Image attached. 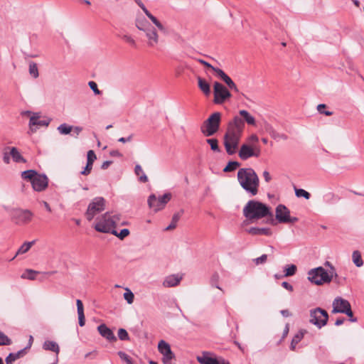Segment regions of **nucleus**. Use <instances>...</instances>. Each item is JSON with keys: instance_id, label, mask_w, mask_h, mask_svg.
Here are the masks:
<instances>
[{"instance_id": "47", "label": "nucleus", "mask_w": 364, "mask_h": 364, "mask_svg": "<svg viewBox=\"0 0 364 364\" xmlns=\"http://www.w3.org/2000/svg\"><path fill=\"white\" fill-rule=\"evenodd\" d=\"M219 274L218 273H214L210 279V284L213 287H216L218 289L222 290L218 284V282L219 281Z\"/></svg>"}, {"instance_id": "41", "label": "nucleus", "mask_w": 364, "mask_h": 364, "mask_svg": "<svg viewBox=\"0 0 364 364\" xmlns=\"http://www.w3.org/2000/svg\"><path fill=\"white\" fill-rule=\"evenodd\" d=\"M296 266L295 264L288 265L285 267L284 272L286 277L293 276L296 274Z\"/></svg>"}, {"instance_id": "31", "label": "nucleus", "mask_w": 364, "mask_h": 364, "mask_svg": "<svg viewBox=\"0 0 364 364\" xmlns=\"http://www.w3.org/2000/svg\"><path fill=\"white\" fill-rule=\"evenodd\" d=\"M135 174L139 176V181L142 183H146L148 181V178L146 175L144 173L142 168L140 165L137 164L134 168Z\"/></svg>"}, {"instance_id": "1", "label": "nucleus", "mask_w": 364, "mask_h": 364, "mask_svg": "<svg viewBox=\"0 0 364 364\" xmlns=\"http://www.w3.org/2000/svg\"><path fill=\"white\" fill-rule=\"evenodd\" d=\"M245 129L242 118L236 115L228 124L227 131L224 135V146L229 155L236 152Z\"/></svg>"}, {"instance_id": "4", "label": "nucleus", "mask_w": 364, "mask_h": 364, "mask_svg": "<svg viewBox=\"0 0 364 364\" xmlns=\"http://www.w3.org/2000/svg\"><path fill=\"white\" fill-rule=\"evenodd\" d=\"M119 214H113L112 212H106L97 218L95 224V229L100 232L111 233L115 228L117 223L120 220Z\"/></svg>"}, {"instance_id": "60", "label": "nucleus", "mask_w": 364, "mask_h": 364, "mask_svg": "<svg viewBox=\"0 0 364 364\" xmlns=\"http://www.w3.org/2000/svg\"><path fill=\"white\" fill-rule=\"evenodd\" d=\"M26 350H27V348H24L23 349H21V350H18V352L15 353L14 355H15L16 360L23 357L26 354Z\"/></svg>"}, {"instance_id": "56", "label": "nucleus", "mask_w": 364, "mask_h": 364, "mask_svg": "<svg viewBox=\"0 0 364 364\" xmlns=\"http://www.w3.org/2000/svg\"><path fill=\"white\" fill-rule=\"evenodd\" d=\"M265 131L272 137L274 133L277 132L273 127L269 124H266L264 126Z\"/></svg>"}, {"instance_id": "59", "label": "nucleus", "mask_w": 364, "mask_h": 364, "mask_svg": "<svg viewBox=\"0 0 364 364\" xmlns=\"http://www.w3.org/2000/svg\"><path fill=\"white\" fill-rule=\"evenodd\" d=\"M8 150H5L4 149V154H3V161L4 162V164H10V152L8 153L7 151Z\"/></svg>"}, {"instance_id": "40", "label": "nucleus", "mask_w": 364, "mask_h": 364, "mask_svg": "<svg viewBox=\"0 0 364 364\" xmlns=\"http://www.w3.org/2000/svg\"><path fill=\"white\" fill-rule=\"evenodd\" d=\"M29 73L31 75H32L34 78H37L39 75L38 73V69L36 63L31 62L29 64Z\"/></svg>"}, {"instance_id": "10", "label": "nucleus", "mask_w": 364, "mask_h": 364, "mask_svg": "<svg viewBox=\"0 0 364 364\" xmlns=\"http://www.w3.org/2000/svg\"><path fill=\"white\" fill-rule=\"evenodd\" d=\"M11 220L17 225H25L30 223L33 213L27 209L15 208L11 213Z\"/></svg>"}, {"instance_id": "12", "label": "nucleus", "mask_w": 364, "mask_h": 364, "mask_svg": "<svg viewBox=\"0 0 364 364\" xmlns=\"http://www.w3.org/2000/svg\"><path fill=\"white\" fill-rule=\"evenodd\" d=\"M158 350L159 353L163 355V362L164 364H168L175 358V355L172 352L170 345L164 340H161L159 342Z\"/></svg>"}, {"instance_id": "43", "label": "nucleus", "mask_w": 364, "mask_h": 364, "mask_svg": "<svg viewBox=\"0 0 364 364\" xmlns=\"http://www.w3.org/2000/svg\"><path fill=\"white\" fill-rule=\"evenodd\" d=\"M118 338L121 341H129L130 337L127 331L124 328H119L118 330Z\"/></svg>"}, {"instance_id": "44", "label": "nucleus", "mask_w": 364, "mask_h": 364, "mask_svg": "<svg viewBox=\"0 0 364 364\" xmlns=\"http://www.w3.org/2000/svg\"><path fill=\"white\" fill-rule=\"evenodd\" d=\"M11 344V340L0 331V346H9Z\"/></svg>"}, {"instance_id": "62", "label": "nucleus", "mask_w": 364, "mask_h": 364, "mask_svg": "<svg viewBox=\"0 0 364 364\" xmlns=\"http://www.w3.org/2000/svg\"><path fill=\"white\" fill-rule=\"evenodd\" d=\"M252 148H253V156L259 157L261 154V150H260L259 147L256 145H253Z\"/></svg>"}, {"instance_id": "18", "label": "nucleus", "mask_w": 364, "mask_h": 364, "mask_svg": "<svg viewBox=\"0 0 364 364\" xmlns=\"http://www.w3.org/2000/svg\"><path fill=\"white\" fill-rule=\"evenodd\" d=\"M97 330L99 331V333L109 342H115L117 341V337L114 336L113 331L110 328H109L105 324H100L97 327Z\"/></svg>"}, {"instance_id": "7", "label": "nucleus", "mask_w": 364, "mask_h": 364, "mask_svg": "<svg viewBox=\"0 0 364 364\" xmlns=\"http://www.w3.org/2000/svg\"><path fill=\"white\" fill-rule=\"evenodd\" d=\"M309 316V322L319 329L325 326L328 321V312L320 307L311 309Z\"/></svg>"}, {"instance_id": "42", "label": "nucleus", "mask_w": 364, "mask_h": 364, "mask_svg": "<svg viewBox=\"0 0 364 364\" xmlns=\"http://www.w3.org/2000/svg\"><path fill=\"white\" fill-rule=\"evenodd\" d=\"M124 298L129 304H131L134 301V295L130 289L127 288L126 292L124 293Z\"/></svg>"}, {"instance_id": "39", "label": "nucleus", "mask_w": 364, "mask_h": 364, "mask_svg": "<svg viewBox=\"0 0 364 364\" xmlns=\"http://www.w3.org/2000/svg\"><path fill=\"white\" fill-rule=\"evenodd\" d=\"M295 195L296 197H303L306 200H309L311 197V194L302 188H295Z\"/></svg>"}, {"instance_id": "37", "label": "nucleus", "mask_w": 364, "mask_h": 364, "mask_svg": "<svg viewBox=\"0 0 364 364\" xmlns=\"http://www.w3.org/2000/svg\"><path fill=\"white\" fill-rule=\"evenodd\" d=\"M206 142L210 146V149L213 151L220 152V148L218 146V140L215 138L206 139Z\"/></svg>"}, {"instance_id": "63", "label": "nucleus", "mask_w": 364, "mask_h": 364, "mask_svg": "<svg viewBox=\"0 0 364 364\" xmlns=\"http://www.w3.org/2000/svg\"><path fill=\"white\" fill-rule=\"evenodd\" d=\"M133 136L134 135L132 134L129 136H128L127 137H120L118 139V141L122 142V143L129 142L132 140Z\"/></svg>"}, {"instance_id": "9", "label": "nucleus", "mask_w": 364, "mask_h": 364, "mask_svg": "<svg viewBox=\"0 0 364 364\" xmlns=\"http://www.w3.org/2000/svg\"><path fill=\"white\" fill-rule=\"evenodd\" d=\"M171 193H166L158 198L155 194H151L148 198L147 203L149 208L156 213L165 208L166 205L171 200Z\"/></svg>"}, {"instance_id": "8", "label": "nucleus", "mask_w": 364, "mask_h": 364, "mask_svg": "<svg viewBox=\"0 0 364 364\" xmlns=\"http://www.w3.org/2000/svg\"><path fill=\"white\" fill-rule=\"evenodd\" d=\"M106 207V200L103 197H96L89 203L85 212V217L87 220L91 221L94 217L102 212Z\"/></svg>"}, {"instance_id": "57", "label": "nucleus", "mask_w": 364, "mask_h": 364, "mask_svg": "<svg viewBox=\"0 0 364 364\" xmlns=\"http://www.w3.org/2000/svg\"><path fill=\"white\" fill-rule=\"evenodd\" d=\"M16 360L14 353H11L8 355V356L6 358L5 361L6 364H13V363Z\"/></svg>"}, {"instance_id": "3", "label": "nucleus", "mask_w": 364, "mask_h": 364, "mask_svg": "<svg viewBox=\"0 0 364 364\" xmlns=\"http://www.w3.org/2000/svg\"><path fill=\"white\" fill-rule=\"evenodd\" d=\"M237 181L241 187L251 196L258 193L259 179L252 168H242L237 171Z\"/></svg>"}, {"instance_id": "54", "label": "nucleus", "mask_w": 364, "mask_h": 364, "mask_svg": "<svg viewBox=\"0 0 364 364\" xmlns=\"http://www.w3.org/2000/svg\"><path fill=\"white\" fill-rule=\"evenodd\" d=\"M272 138L275 140H279V139L287 140L288 139V136L285 134H280V133L276 132L274 133V134L272 136Z\"/></svg>"}, {"instance_id": "20", "label": "nucleus", "mask_w": 364, "mask_h": 364, "mask_svg": "<svg viewBox=\"0 0 364 364\" xmlns=\"http://www.w3.org/2000/svg\"><path fill=\"white\" fill-rule=\"evenodd\" d=\"M43 348L46 350H50L55 353L56 357L55 360L50 364H57L58 362V355L60 353V348L58 344L55 341H46L43 344Z\"/></svg>"}, {"instance_id": "25", "label": "nucleus", "mask_w": 364, "mask_h": 364, "mask_svg": "<svg viewBox=\"0 0 364 364\" xmlns=\"http://www.w3.org/2000/svg\"><path fill=\"white\" fill-rule=\"evenodd\" d=\"M77 311L78 314V322L80 326H85V318L84 314L83 304L80 299L76 300Z\"/></svg>"}, {"instance_id": "53", "label": "nucleus", "mask_w": 364, "mask_h": 364, "mask_svg": "<svg viewBox=\"0 0 364 364\" xmlns=\"http://www.w3.org/2000/svg\"><path fill=\"white\" fill-rule=\"evenodd\" d=\"M92 164H86L85 167L84 168V169L80 172V173L82 175H84V176H87L90 173L92 169Z\"/></svg>"}, {"instance_id": "48", "label": "nucleus", "mask_w": 364, "mask_h": 364, "mask_svg": "<svg viewBox=\"0 0 364 364\" xmlns=\"http://www.w3.org/2000/svg\"><path fill=\"white\" fill-rule=\"evenodd\" d=\"M97 159L96 155L92 150H90L87 154V163L93 165L94 161Z\"/></svg>"}, {"instance_id": "24", "label": "nucleus", "mask_w": 364, "mask_h": 364, "mask_svg": "<svg viewBox=\"0 0 364 364\" xmlns=\"http://www.w3.org/2000/svg\"><path fill=\"white\" fill-rule=\"evenodd\" d=\"M249 234L252 235H267L269 236L272 235V230L269 228H256L252 227L247 230Z\"/></svg>"}, {"instance_id": "14", "label": "nucleus", "mask_w": 364, "mask_h": 364, "mask_svg": "<svg viewBox=\"0 0 364 364\" xmlns=\"http://www.w3.org/2000/svg\"><path fill=\"white\" fill-rule=\"evenodd\" d=\"M290 210L286 205L279 204L275 209V219L280 223H288Z\"/></svg>"}, {"instance_id": "13", "label": "nucleus", "mask_w": 364, "mask_h": 364, "mask_svg": "<svg viewBox=\"0 0 364 364\" xmlns=\"http://www.w3.org/2000/svg\"><path fill=\"white\" fill-rule=\"evenodd\" d=\"M48 184V178L45 174H39L31 181V185L34 191L41 192L44 191Z\"/></svg>"}, {"instance_id": "5", "label": "nucleus", "mask_w": 364, "mask_h": 364, "mask_svg": "<svg viewBox=\"0 0 364 364\" xmlns=\"http://www.w3.org/2000/svg\"><path fill=\"white\" fill-rule=\"evenodd\" d=\"M221 122V113L215 112L203 122L200 126V132L205 136H211L217 133Z\"/></svg>"}, {"instance_id": "30", "label": "nucleus", "mask_w": 364, "mask_h": 364, "mask_svg": "<svg viewBox=\"0 0 364 364\" xmlns=\"http://www.w3.org/2000/svg\"><path fill=\"white\" fill-rule=\"evenodd\" d=\"M304 332L306 331H299L295 336L293 337L291 345H290V349L294 350L296 348V346L301 341V340L304 338Z\"/></svg>"}, {"instance_id": "64", "label": "nucleus", "mask_w": 364, "mask_h": 364, "mask_svg": "<svg viewBox=\"0 0 364 364\" xmlns=\"http://www.w3.org/2000/svg\"><path fill=\"white\" fill-rule=\"evenodd\" d=\"M282 286L284 289H287L289 291H293V286L291 284H290L289 283H288L287 282H283L282 283Z\"/></svg>"}, {"instance_id": "2", "label": "nucleus", "mask_w": 364, "mask_h": 364, "mask_svg": "<svg viewBox=\"0 0 364 364\" xmlns=\"http://www.w3.org/2000/svg\"><path fill=\"white\" fill-rule=\"evenodd\" d=\"M242 213L247 220L251 221L266 218L267 224L272 225L277 224L270 207L258 200H249L243 208Z\"/></svg>"}, {"instance_id": "46", "label": "nucleus", "mask_w": 364, "mask_h": 364, "mask_svg": "<svg viewBox=\"0 0 364 364\" xmlns=\"http://www.w3.org/2000/svg\"><path fill=\"white\" fill-rule=\"evenodd\" d=\"M225 83L228 86L230 89L232 90L236 93H240L237 85L230 77L228 78V80H226V81H225Z\"/></svg>"}, {"instance_id": "51", "label": "nucleus", "mask_w": 364, "mask_h": 364, "mask_svg": "<svg viewBox=\"0 0 364 364\" xmlns=\"http://www.w3.org/2000/svg\"><path fill=\"white\" fill-rule=\"evenodd\" d=\"M122 38L127 43H129L130 45H132L134 47H136V43L134 39L129 35H123Z\"/></svg>"}, {"instance_id": "28", "label": "nucleus", "mask_w": 364, "mask_h": 364, "mask_svg": "<svg viewBox=\"0 0 364 364\" xmlns=\"http://www.w3.org/2000/svg\"><path fill=\"white\" fill-rule=\"evenodd\" d=\"M34 241L24 242L18 250L14 257L11 259H14L18 255L24 254L27 252L32 245L34 244Z\"/></svg>"}, {"instance_id": "27", "label": "nucleus", "mask_w": 364, "mask_h": 364, "mask_svg": "<svg viewBox=\"0 0 364 364\" xmlns=\"http://www.w3.org/2000/svg\"><path fill=\"white\" fill-rule=\"evenodd\" d=\"M183 213V210H181L180 211L173 214L170 225L165 228V230L168 231V230H171L176 228L177 223H178V220H180Z\"/></svg>"}, {"instance_id": "23", "label": "nucleus", "mask_w": 364, "mask_h": 364, "mask_svg": "<svg viewBox=\"0 0 364 364\" xmlns=\"http://www.w3.org/2000/svg\"><path fill=\"white\" fill-rule=\"evenodd\" d=\"M4 149L10 151V155L12 157V159L14 162H16V163H26V160L21 154V153L18 151L17 148L6 146L4 148Z\"/></svg>"}, {"instance_id": "17", "label": "nucleus", "mask_w": 364, "mask_h": 364, "mask_svg": "<svg viewBox=\"0 0 364 364\" xmlns=\"http://www.w3.org/2000/svg\"><path fill=\"white\" fill-rule=\"evenodd\" d=\"M182 279L183 275L181 274H171L165 277L162 284L164 287H174L178 286Z\"/></svg>"}, {"instance_id": "22", "label": "nucleus", "mask_w": 364, "mask_h": 364, "mask_svg": "<svg viewBox=\"0 0 364 364\" xmlns=\"http://www.w3.org/2000/svg\"><path fill=\"white\" fill-rule=\"evenodd\" d=\"M238 155L242 160H247V159L253 156V148L252 146L244 144L241 146L239 151Z\"/></svg>"}, {"instance_id": "34", "label": "nucleus", "mask_w": 364, "mask_h": 364, "mask_svg": "<svg viewBox=\"0 0 364 364\" xmlns=\"http://www.w3.org/2000/svg\"><path fill=\"white\" fill-rule=\"evenodd\" d=\"M324 201L327 204H331L340 200V197L333 193H328L323 197Z\"/></svg>"}, {"instance_id": "36", "label": "nucleus", "mask_w": 364, "mask_h": 364, "mask_svg": "<svg viewBox=\"0 0 364 364\" xmlns=\"http://www.w3.org/2000/svg\"><path fill=\"white\" fill-rule=\"evenodd\" d=\"M240 166V164L237 161H230L228 162L227 166L224 168V172H231L237 169Z\"/></svg>"}, {"instance_id": "61", "label": "nucleus", "mask_w": 364, "mask_h": 364, "mask_svg": "<svg viewBox=\"0 0 364 364\" xmlns=\"http://www.w3.org/2000/svg\"><path fill=\"white\" fill-rule=\"evenodd\" d=\"M258 141H259V138L256 134H252L248 138L249 143L252 144V146L255 145V143H257Z\"/></svg>"}, {"instance_id": "50", "label": "nucleus", "mask_w": 364, "mask_h": 364, "mask_svg": "<svg viewBox=\"0 0 364 364\" xmlns=\"http://www.w3.org/2000/svg\"><path fill=\"white\" fill-rule=\"evenodd\" d=\"M88 85L95 95H100L102 92L98 89L97 85L94 81H90Z\"/></svg>"}, {"instance_id": "52", "label": "nucleus", "mask_w": 364, "mask_h": 364, "mask_svg": "<svg viewBox=\"0 0 364 364\" xmlns=\"http://www.w3.org/2000/svg\"><path fill=\"white\" fill-rule=\"evenodd\" d=\"M267 255H262V256L255 259L254 262H255V263L257 265H258V264H260L265 263L266 261H267Z\"/></svg>"}, {"instance_id": "21", "label": "nucleus", "mask_w": 364, "mask_h": 364, "mask_svg": "<svg viewBox=\"0 0 364 364\" xmlns=\"http://www.w3.org/2000/svg\"><path fill=\"white\" fill-rule=\"evenodd\" d=\"M197 360L200 364H220V358L213 357L208 352H203L201 356L197 358Z\"/></svg>"}, {"instance_id": "26", "label": "nucleus", "mask_w": 364, "mask_h": 364, "mask_svg": "<svg viewBox=\"0 0 364 364\" xmlns=\"http://www.w3.org/2000/svg\"><path fill=\"white\" fill-rule=\"evenodd\" d=\"M239 114L242 119L243 120V122H247V124L249 125H255L256 124V121H255V119L253 116H252L246 110H240L239 112Z\"/></svg>"}, {"instance_id": "29", "label": "nucleus", "mask_w": 364, "mask_h": 364, "mask_svg": "<svg viewBox=\"0 0 364 364\" xmlns=\"http://www.w3.org/2000/svg\"><path fill=\"white\" fill-rule=\"evenodd\" d=\"M198 87L206 95L210 93V87L208 82L200 77H198Z\"/></svg>"}, {"instance_id": "19", "label": "nucleus", "mask_w": 364, "mask_h": 364, "mask_svg": "<svg viewBox=\"0 0 364 364\" xmlns=\"http://www.w3.org/2000/svg\"><path fill=\"white\" fill-rule=\"evenodd\" d=\"M50 119L48 120H41L39 113H34L32 117H31L29 120V127L32 132L36 131L33 129V127H48L50 123Z\"/></svg>"}, {"instance_id": "55", "label": "nucleus", "mask_w": 364, "mask_h": 364, "mask_svg": "<svg viewBox=\"0 0 364 364\" xmlns=\"http://www.w3.org/2000/svg\"><path fill=\"white\" fill-rule=\"evenodd\" d=\"M326 108V105L324 104H320L317 107V109L320 113L324 114L326 116H331L332 114V112L330 111H326L323 112V109Z\"/></svg>"}, {"instance_id": "35", "label": "nucleus", "mask_w": 364, "mask_h": 364, "mask_svg": "<svg viewBox=\"0 0 364 364\" xmlns=\"http://www.w3.org/2000/svg\"><path fill=\"white\" fill-rule=\"evenodd\" d=\"M57 129L61 134H68L72 132L73 126L63 123L59 125Z\"/></svg>"}, {"instance_id": "16", "label": "nucleus", "mask_w": 364, "mask_h": 364, "mask_svg": "<svg viewBox=\"0 0 364 364\" xmlns=\"http://www.w3.org/2000/svg\"><path fill=\"white\" fill-rule=\"evenodd\" d=\"M351 308L348 301L343 299L341 297H338L334 299L333 302V310L332 313H342L344 314L347 309Z\"/></svg>"}, {"instance_id": "38", "label": "nucleus", "mask_w": 364, "mask_h": 364, "mask_svg": "<svg viewBox=\"0 0 364 364\" xmlns=\"http://www.w3.org/2000/svg\"><path fill=\"white\" fill-rule=\"evenodd\" d=\"M111 234L117 236V237H119L120 240H123L124 238H125L127 236H128L129 235V230L127 228H124V229H122L121 230V231L119 232H118L115 228L112 231Z\"/></svg>"}, {"instance_id": "33", "label": "nucleus", "mask_w": 364, "mask_h": 364, "mask_svg": "<svg viewBox=\"0 0 364 364\" xmlns=\"http://www.w3.org/2000/svg\"><path fill=\"white\" fill-rule=\"evenodd\" d=\"M353 262L358 267L363 266V262L361 257V254L358 250H355L352 255Z\"/></svg>"}, {"instance_id": "6", "label": "nucleus", "mask_w": 364, "mask_h": 364, "mask_svg": "<svg viewBox=\"0 0 364 364\" xmlns=\"http://www.w3.org/2000/svg\"><path fill=\"white\" fill-rule=\"evenodd\" d=\"M333 275H329L327 271L322 267L312 269L308 272V279L316 285L329 283L332 280Z\"/></svg>"}, {"instance_id": "11", "label": "nucleus", "mask_w": 364, "mask_h": 364, "mask_svg": "<svg viewBox=\"0 0 364 364\" xmlns=\"http://www.w3.org/2000/svg\"><path fill=\"white\" fill-rule=\"evenodd\" d=\"M213 102L216 105H221L232 96L228 89L223 84L215 82L213 85Z\"/></svg>"}, {"instance_id": "45", "label": "nucleus", "mask_w": 364, "mask_h": 364, "mask_svg": "<svg viewBox=\"0 0 364 364\" xmlns=\"http://www.w3.org/2000/svg\"><path fill=\"white\" fill-rule=\"evenodd\" d=\"M117 354L122 360L126 362L127 364H134L132 358L126 353L119 351Z\"/></svg>"}, {"instance_id": "15", "label": "nucleus", "mask_w": 364, "mask_h": 364, "mask_svg": "<svg viewBox=\"0 0 364 364\" xmlns=\"http://www.w3.org/2000/svg\"><path fill=\"white\" fill-rule=\"evenodd\" d=\"M139 30L143 31L149 41L148 45L151 47H154L159 42V36L156 29L151 25H148L147 28H139Z\"/></svg>"}, {"instance_id": "58", "label": "nucleus", "mask_w": 364, "mask_h": 364, "mask_svg": "<svg viewBox=\"0 0 364 364\" xmlns=\"http://www.w3.org/2000/svg\"><path fill=\"white\" fill-rule=\"evenodd\" d=\"M346 312L344 313L345 314H346L348 317H349V320L351 321V322H355L357 321V318L354 317L353 316V313L351 310V308H350L349 309H347L346 311H345Z\"/></svg>"}, {"instance_id": "49", "label": "nucleus", "mask_w": 364, "mask_h": 364, "mask_svg": "<svg viewBox=\"0 0 364 364\" xmlns=\"http://www.w3.org/2000/svg\"><path fill=\"white\" fill-rule=\"evenodd\" d=\"M37 274V272L31 270V269H27L26 272L23 274H22V278H27L28 279L33 280L35 279L36 275Z\"/></svg>"}, {"instance_id": "32", "label": "nucleus", "mask_w": 364, "mask_h": 364, "mask_svg": "<svg viewBox=\"0 0 364 364\" xmlns=\"http://www.w3.org/2000/svg\"><path fill=\"white\" fill-rule=\"evenodd\" d=\"M38 175V172L35 170H26L21 172V177L24 180H28L31 183L33 181L34 178Z\"/></svg>"}]
</instances>
